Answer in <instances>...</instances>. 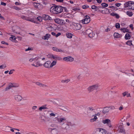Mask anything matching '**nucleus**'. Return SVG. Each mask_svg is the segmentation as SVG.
<instances>
[{
    "label": "nucleus",
    "instance_id": "61",
    "mask_svg": "<svg viewBox=\"0 0 134 134\" xmlns=\"http://www.w3.org/2000/svg\"><path fill=\"white\" fill-rule=\"evenodd\" d=\"M1 5H3L4 6H5L6 5V3L3 2H2L1 3Z\"/></svg>",
    "mask_w": 134,
    "mask_h": 134
},
{
    "label": "nucleus",
    "instance_id": "8",
    "mask_svg": "<svg viewBox=\"0 0 134 134\" xmlns=\"http://www.w3.org/2000/svg\"><path fill=\"white\" fill-rule=\"evenodd\" d=\"M63 60L66 62H71L74 60V59L72 57L70 56H68L66 57H64Z\"/></svg>",
    "mask_w": 134,
    "mask_h": 134
},
{
    "label": "nucleus",
    "instance_id": "43",
    "mask_svg": "<svg viewBox=\"0 0 134 134\" xmlns=\"http://www.w3.org/2000/svg\"><path fill=\"white\" fill-rule=\"evenodd\" d=\"M120 24L119 23H116L115 25V27L117 29H119L120 28Z\"/></svg>",
    "mask_w": 134,
    "mask_h": 134
},
{
    "label": "nucleus",
    "instance_id": "38",
    "mask_svg": "<svg viewBox=\"0 0 134 134\" xmlns=\"http://www.w3.org/2000/svg\"><path fill=\"white\" fill-rule=\"evenodd\" d=\"M47 108L46 107L44 106H42L39 108V110L41 111L43 109H46Z\"/></svg>",
    "mask_w": 134,
    "mask_h": 134
},
{
    "label": "nucleus",
    "instance_id": "42",
    "mask_svg": "<svg viewBox=\"0 0 134 134\" xmlns=\"http://www.w3.org/2000/svg\"><path fill=\"white\" fill-rule=\"evenodd\" d=\"M70 80L69 79H68L66 80H62L61 81V82L62 83L66 82V83H68V82L70 81Z\"/></svg>",
    "mask_w": 134,
    "mask_h": 134
},
{
    "label": "nucleus",
    "instance_id": "24",
    "mask_svg": "<svg viewBox=\"0 0 134 134\" xmlns=\"http://www.w3.org/2000/svg\"><path fill=\"white\" fill-rule=\"evenodd\" d=\"M66 35L67 38H71L72 37L73 35L71 33L68 32L66 33Z\"/></svg>",
    "mask_w": 134,
    "mask_h": 134
},
{
    "label": "nucleus",
    "instance_id": "31",
    "mask_svg": "<svg viewBox=\"0 0 134 134\" xmlns=\"http://www.w3.org/2000/svg\"><path fill=\"white\" fill-rule=\"evenodd\" d=\"M130 9L134 10V2L132 1L130 4Z\"/></svg>",
    "mask_w": 134,
    "mask_h": 134
},
{
    "label": "nucleus",
    "instance_id": "3",
    "mask_svg": "<svg viewBox=\"0 0 134 134\" xmlns=\"http://www.w3.org/2000/svg\"><path fill=\"white\" fill-rule=\"evenodd\" d=\"M98 84L97 83L90 86L87 89L89 92H91L95 90H97L99 86Z\"/></svg>",
    "mask_w": 134,
    "mask_h": 134
},
{
    "label": "nucleus",
    "instance_id": "63",
    "mask_svg": "<svg viewBox=\"0 0 134 134\" xmlns=\"http://www.w3.org/2000/svg\"><path fill=\"white\" fill-rule=\"evenodd\" d=\"M34 60H35L36 61H37L39 59V57H36L35 58H34Z\"/></svg>",
    "mask_w": 134,
    "mask_h": 134
},
{
    "label": "nucleus",
    "instance_id": "6",
    "mask_svg": "<svg viewBox=\"0 0 134 134\" xmlns=\"http://www.w3.org/2000/svg\"><path fill=\"white\" fill-rule=\"evenodd\" d=\"M90 21V18L89 16L86 15L85 17V19L82 21V23L83 24H87L89 23Z\"/></svg>",
    "mask_w": 134,
    "mask_h": 134
},
{
    "label": "nucleus",
    "instance_id": "37",
    "mask_svg": "<svg viewBox=\"0 0 134 134\" xmlns=\"http://www.w3.org/2000/svg\"><path fill=\"white\" fill-rule=\"evenodd\" d=\"M126 14L127 15L130 16L133 15L132 13V12L127 11L126 12Z\"/></svg>",
    "mask_w": 134,
    "mask_h": 134
},
{
    "label": "nucleus",
    "instance_id": "28",
    "mask_svg": "<svg viewBox=\"0 0 134 134\" xmlns=\"http://www.w3.org/2000/svg\"><path fill=\"white\" fill-rule=\"evenodd\" d=\"M56 63L57 62L55 60H54L52 63L51 62V68H52L56 64Z\"/></svg>",
    "mask_w": 134,
    "mask_h": 134
},
{
    "label": "nucleus",
    "instance_id": "45",
    "mask_svg": "<svg viewBox=\"0 0 134 134\" xmlns=\"http://www.w3.org/2000/svg\"><path fill=\"white\" fill-rule=\"evenodd\" d=\"M62 60V58L57 56H56V58L55 60Z\"/></svg>",
    "mask_w": 134,
    "mask_h": 134
},
{
    "label": "nucleus",
    "instance_id": "54",
    "mask_svg": "<svg viewBox=\"0 0 134 134\" xmlns=\"http://www.w3.org/2000/svg\"><path fill=\"white\" fill-rule=\"evenodd\" d=\"M38 20L40 21H42L41 18L40 16H38L37 18Z\"/></svg>",
    "mask_w": 134,
    "mask_h": 134
},
{
    "label": "nucleus",
    "instance_id": "64",
    "mask_svg": "<svg viewBox=\"0 0 134 134\" xmlns=\"http://www.w3.org/2000/svg\"><path fill=\"white\" fill-rule=\"evenodd\" d=\"M15 4L16 5H20L21 4V3H19L17 2H16Z\"/></svg>",
    "mask_w": 134,
    "mask_h": 134
},
{
    "label": "nucleus",
    "instance_id": "50",
    "mask_svg": "<svg viewBox=\"0 0 134 134\" xmlns=\"http://www.w3.org/2000/svg\"><path fill=\"white\" fill-rule=\"evenodd\" d=\"M15 70L14 69L11 70L9 72V75L13 73V71H14Z\"/></svg>",
    "mask_w": 134,
    "mask_h": 134
},
{
    "label": "nucleus",
    "instance_id": "36",
    "mask_svg": "<svg viewBox=\"0 0 134 134\" xmlns=\"http://www.w3.org/2000/svg\"><path fill=\"white\" fill-rule=\"evenodd\" d=\"M101 5L103 8L107 7L108 6V4H107L104 3H102Z\"/></svg>",
    "mask_w": 134,
    "mask_h": 134
},
{
    "label": "nucleus",
    "instance_id": "53",
    "mask_svg": "<svg viewBox=\"0 0 134 134\" xmlns=\"http://www.w3.org/2000/svg\"><path fill=\"white\" fill-rule=\"evenodd\" d=\"M10 38H12L13 40H15L16 39L15 37L12 35L11 36V37H10Z\"/></svg>",
    "mask_w": 134,
    "mask_h": 134
},
{
    "label": "nucleus",
    "instance_id": "46",
    "mask_svg": "<svg viewBox=\"0 0 134 134\" xmlns=\"http://www.w3.org/2000/svg\"><path fill=\"white\" fill-rule=\"evenodd\" d=\"M89 7V6H88L87 5H84L82 6V8L83 9H86Z\"/></svg>",
    "mask_w": 134,
    "mask_h": 134
},
{
    "label": "nucleus",
    "instance_id": "21",
    "mask_svg": "<svg viewBox=\"0 0 134 134\" xmlns=\"http://www.w3.org/2000/svg\"><path fill=\"white\" fill-rule=\"evenodd\" d=\"M124 33L131 32H129V30L126 28H121L120 29Z\"/></svg>",
    "mask_w": 134,
    "mask_h": 134
},
{
    "label": "nucleus",
    "instance_id": "52",
    "mask_svg": "<svg viewBox=\"0 0 134 134\" xmlns=\"http://www.w3.org/2000/svg\"><path fill=\"white\" fill-rule=\"evenodd\" d=\"M41 120H42L43 121H46L45 118H44V116H42L41 117Z\"/></svg>",
    "mask_w": 134,
    "mask_h": 134
},
{
    "label": "nucleus",
    "instance_id": "17",
    "mask_svg": "<svg viewBox=\"0 0 134 134\" xmlns=\"http://www.w3.org/2000/svg\"><path fill=\"white\" fill-rule=\"evenodd\" d=\"M114 36L115 38H119L121 37L122 35L118 33L115 32L114 34Z\"/></svg>",
    "mask_w": 134,
    "mask_h": 134
},
{
    "label": "nucleus",
    "instance_id": "25",
    "mask_svg": "<svg viewBox=\"0 0 134 134\" xmlns=\"http://www.w3.org/2000/svg\"><path fill=\"white\" fill-rule=\"evenodd\" d=\"M24 20L32 22H33L34 21V20L33 19H31L29 17L26 16H25V18Z\"/></svg>",
    "mask_w": 134,
    "mask_h": 134
},
{
    "label": "nucleus",
    "instance_id": "2",
    "mask_svg": "<svg viewBox=\"0 0 134 134\" xmlns=\"http://www.w3.org/2000/svg\"><path fill=\"white\" fill-rule=\"evenodd\" d=\"M65 8L61 6H57L51 7L52 12L54 14H57L62 12L63 10V9Z\"/></svg>",
    "mask_w": 134,
    "mask_h": 134
},
{
    "label": "nucleus",
    "instance_id": "32",
    "mask_svg": "<svg viewBox=\"0 0 134 134\" xmlns=\"http://www.w3.org/2000/svg\"><path fill=\"white\" fill-rule=\"evenodd\" d=\"M12 86L13 87H18L19 86V85L18 83H12Z\"/></svg>",
    "mask_w": 134,
    "mask_h": 134
},
{
    "label": "nucleus",
    "instance_id": "5",
    "mask_svg": "<svg viewBox=\"0 0 134 134\" xmlns=\"http://www.w3.org/2000/svg\"><path fill=\"white\" fill-rule=\"evenodd\" d=\"M72 26L74 30H80L81 28V25L79 23H73L72 24Z\"/></svg>",
    "mask_w": 134,
    "mask_h": 134
},
{
    "label": "nucleus",
    "instance_id": "11",
    "mask_svg": "<svg viewBox=\"0 0 134 134\" xmlns=\"http://www.w3.org/2000/svg\"><path fill=\"white\" fill-rule=\"evenodd\" d=\"M44 67L47 68H51V61H48L46 62L44 65Z\"/></svg>",
    "mask_w": 134,
    "mask_h": 134
},
{
    "label": "nucleus",
    "instance_id": "30",
    "mask_svg": "<svg viewBox=\"0 0 134 134\" xmlns=\"http://www.w3.org/2000/svg\"><path fill=\"white\" fill-rule=\"evenodd\" d=\"M51 35L49 34H47L44 37V38L43 39L44 40H47L48 38L50 37Z\"/></svg>",
    "mask_w": 134,
    "mask_h": 134
},
{
    "label": "nucleus",
    "instance_id": "40",
    "mask_svg": "<svg viewBox=\"0 0 134 134\" xmlns=\"http://www.w3.org/2000/svg\"><path fill=\"white\" fill-rule=\"evenodd\" d=\"M81 74H79L76 75V78L78 80H80L81 79Z\"/></svg>",
    "mask_w": 134,
    "mask_h": 134
},
{
    "label": "nucleus",
    "instance_id": "22",
    "mask_svg": "<svg viewBox=\"0 0 134 134\" xmlns=\"http://www.w3.org/2000/svg\"><path fill=\"white\" fill-rule=\"evenodd\" d=\"M66 123L67 127H68V128L70 126H72L75 125V124L74 123H72L70 122H68Z\"/></svg>",
    "mask_w": 134,
    "mask_h": 134
},
{
    "label": "nucleus",
    "instance_id": "56",
    "mask_svg": "<svg viewBox=\"0 0 134 134\" xmlns=\"http://www.w3.org/2000/svg\"><path fill=\"white\" fill-rule=\"evenodd\" d=\"M115 5L118 7H119L120 6L121 4L120 3H117L115 4Z\"/></svg>",
    "mask_w": 134,
    "mask_h": 134
},
{
    "label": "nucleus",
    "instance_id": "60",
    "mask_svg": "<svg viewBox=\"0 0 134 134\" xmlns=\"http://www.w3.org/2000/svg\"><path fill=\"white\" fill-rule=\"evenodd\" d=\"M97 6L95 5H93L92 6L91 8L93 9H94L95 8H96Z\"/></svg>",
    "mask_w": 134,
    "mask_h": 134
},
{
    "label": "nucleus",
    "instance_id": "34",
    "mask_svg": "<svg viewBox=\"0 0 134 134\" xmlns=\"http://www.w3.org/2000/svg\"><path fill=\"white\" fill-rule=\"evenodd\" d=\"M126 43L129 46L132 45V41L131 40L128 41L126 42Z\"/></svg>",
    "mask_w": 134,
    "mask_h": 134
},
{
    "label": "nucleus",
    "instance_id": "48",
    "mask_svg": "<svg viewBox=\"0 0 134 134\" xmlns=\"http://www.w3.org/2000/svg\"><path fill=\"white\" fill-rule=\"evenodd\" d=\"M128 93V92L125 91L122 93V94L124 97L125 96L127 95V94Z\"/></svg>",
    "mask_w": 134,
    "mask_h": 134
},
{
    "label": "nucleus",
    "instance_id": "59",
    "mask_svg": "<svg viewBox=\"0 0 134 134\" xmlns=\"http://www.w3.org/2000/svg\"><path fill=\"white\" fill-rule=\"evenodd\" d=\"M57 2L60 3H63L64 0H56Z\"/></svg>",
    "mask_w": 134,
    "mask_h": 134
},
{
    "label": "nucleus",
    "instance_id": "19",
    "mask_svg": "<svg viewBox=\"0 0 134 134\" xmlns=\"http://www.w3.org/2000/svg\"><path fill=\"white\" fill-rule=\"evenodd\" d=\"M111 122L110 120L108 119H106L105 120H103L102 121V122L104 124H108L109 122Z\"/></svg>",
    "mask_w": 134,
    "mask_h": 134
},
{
    "label": "nucleus",
    "instance_id": "7",
    "mask_svg": "<svg viewBox=\"0 0 134 134\" xmlns=\"http://www.w3.org/2000/svg\"><path fill=\"white\" fill-rule=\"evenodd\" d=\"M14 98L15 100L17 102H20L22 99L21 96L19 95H15L14 96Z\"/></svg>",
    "mask_w": 134,
    "mask_h": 134
},
{
    "label": "nucleus",
    "instance_id": "47",
    "mask_svg": "<svg viewBox=\"0 0 134 134\" xmlns=\"http://www.w3.org/2000/svg\"><path fill=\"white\" fill-rule=\"evenodd\" d=\"M50 117L53 116L55 117V114L53 113H51L50 114Z\"/></svg>",
    "mask_w": 134,
    "mask_h": 134
},
{
    "label": "nucleus",
    "instance_id": "12",
    "mask_svg": "<svg viewBox=\"0 0 134 134\" xmlns=\"http://www.w3.org/2000/svg\"><path fill=\"white\" fill-rule=\"evenodd\" d=\"M110 110V109L109 107H105L103 109V112L104 114H105L107 113H108Z\"/></svg>",
    "mask_w": 134,
    "mask_h": 134
},
{
    "label": "nucleus",
    "instance_id": "33",
    "mask_svg": "<svg viewBox=\"0 0 134 134\" xmlns=\"http://www.w3.org/2000/svg\"><path fill=\"white\" fill-rule=\"evenodd\" d=\"M95 35V34L92 31V32H91L90 34H89L88 35V36L89 37H90L91 38H92L93 37H94Z\"/></svg>",
    "mask_w": 134,
    "mask_h": 134
},
{
    "label": "nucleus",
    "instance_id": "62",
    "mask_svg": "<svg viewBox=\"0 0 134 134\" xmlns=\"http://www.w3.org/2000/svg\"><path fill=\"white\" fill-rule=\"evenodd\" d=\"M61 34V33H60V32H59L58 33V34L56 35H55V37H58V36H59Z\"/></svg>",
    "mask_w": 134,
    "mask_h": 134
},
{
    "label": "nucleus",
    "instance_id": "41",
    "mask_svg": "<svg viewBox=\"0 0 134 134\" xmlns=\"http://www.w3.org/2000/svg\"><path fill=\"white\" fill-rule=\"evenodd\" d=\"M6 67L5 64H3L0 66V69H3L5 68Z\"/></svg>",
    "mask_w": 134,
    "mask_h": 134
},
{
    "label": "nucleus",
    "instance_id": "20",
    "mask_svg": "<svg viewBox=\"0 0 134 134\" xmlns=\"http://www.w3.org/2000/svg\"><path fill=\"white\" fill-rule=\"evenodd\" d=\"M12 83H10L9 84L8 86H7L5 88V91H7L10 89L11 88L13 87L12 86Z\"/></svg>",
    "mask_w": 134,
    "mask_h": 134
},
{
    "label": "nucleus",
    "instance_id": "13",
    "mask_svg": "<svg viewBox=\"0 0 134 134\" xmlns=\"http://www.w3.org/2000/svg\"><path fill=\"white\" fill-rule=\"evenodd\" d=\"M36 84L37 85L41 87H48V86L47 85L38 82H36Z\"/></svg>",
    "mask_w": 134,
    "mask_h": 134
},
{
    "label": "nucleus",
    "instance_id": "15",
    "mask_svg": "<svg viewBox=\"0 0 134 134\" xmlns=\"http://www.w3.org/2000/svg\"><path fill=\"white\" fill-rule=\"evenodd\" d=\"M53 50L55 51L58 52H64L61 49H58L57 48L55 47H53L52 48Z\"/></svg>",
    "mask_w": 134,
    "mask_h": 134
},
{
    "label": "nucleus",
    "instance_id": "55",
    "mask_svg": "<svg viewBox=\"0 0 134 134\" xmlns=\"http://www.w3.org/2000/svg\"><path fill=\"white\" fill-rule=\"evenodd\" d=\"M88 109L90 111H92L94 110L93 108L92 107H89L88 108Z\"/></svg>",
    "mask_w": 134,
    "mask_h": 134
},
{
    "label": "nucleus",
    "instance_id": "1",
    "mask_svg": "<svg viewBox=\"0 0 134 134\" xmlns=\"http://www.w3.org/2000/svg\"><path fill=\"white\" fill-rule=\"evenodd\" d=\"M66 120V118H62L59 116L55 117L53 120L54 121L61 125V126L59 127V130L60 131H62L63 129H68L66 123L65 124L64 122V121Z\"/></svg>",
    "mask_w": 134,
    "mask_h": 134
},
{
    "label": "nucleus",
    "instance_id": "10",
    "mask_svg": "<svg viewBox=\"0 0 134 134\" xmlns=\"http://www.w3.org/2000/svg\"><path fill=\"white\" fill-rule=\"evenodd\" d=\"M100 113H98L94 115H93V116H94V118L90 119V121L91 122H93L94 121H96L97 119V118L96 116L100 115Z\"/></svg>",
    "mask_w": 134,
    "mask_h": 134
},
{
    "label": "nucleus",
    "instance_id": "9",
    "mask_svg": "<svg viewBox=\"0 0 134 134\" xmlns=\"http://www.w3.org/2000/svg\"><path fill=\"white\" fill-rule=\"evenodd\" d=\"M54 21L56 23L58 24H64V22L63 20L60 19H55Z\"/></svg>",
    "mask_w": 134,
    "mask_h": 134
},
{
    "label": "nucleus",
    "instance_id": "4",
    "mask_svg": "<svg viewBox=\"0 0 134 134\" xmlns=\"http://www.w3.org/2000/svg\"><path fill=\"white\" fill-rule=\"evenodd\" d=\"M48 130L51 132L52 134H57L58 132H60V131L59 130V128L58 129H57L55 128H49L48 129Z\"/></svg>",
    "mask_w": 134,
    "mask_h": 134
},
{
    "label": "nucleus",
    "instance_id": "58",
    "mask_svg": "<svg viewBox=\"0 0 134 134\" xmlns=\"http://www.w3.org/2000/svg\"><path fill=\"white\" fill-rule=\"evenodd\" d=\"M1 43L2 44H6L7 45H8V43L5 42L4 41H2L1 42Z\"/></svg>",
    "mask_w": 134,
    "mask_h": 134
},
{
    "label": "nucleus",
    "instance_id": "39",
    "mask_svg": "<svg viewBox=\"0 0 134 134\" xmlns=\"http://www.w3.org/2000/svg\"><path fill=\"white\" fill-rule=\"evenodd\" d=\"M13 9L18 10H21V9L20 8L16 6H14L13 7Z\"/></svg>",
    "mask_w": 134,
    "mask_h": 134
},
{
    "label": "nucleus",
    "instance_id": "35",
    "mask_svg": "<svg viewBox=\"0 0 134 134\" xmlns=\"http://www.w3.org/2000/svg\"><path fill=\"white\" fill-rule=\"evenodd\" d=\"M42 64H41L39 62H37L36 63V67H37L39 66H42Z\"/></svg>",
    "mask_w": 134,
    "mask_h": 134
},
{
    "label": "nucleus",
    "instance_id": "16",
    "mask_svg": "<svg viewBox=\"0 0 134 134\" xmlns=\"http://www.w3.org/2000/svg\"><path fill=\"white\" fill-rule=\"evenodd\" d=\"M132 2V1H129L126 2L124 4V6L125 7H129V8L130 7V4Z\"/></svg>",
    "mask_w": 134,
    "mask_h": 134
},
{
    "label": "nucleus",
    "instance_id": "18",
    "mask_svg": "<svg viewBox=\"0 0 134 134\" xmlns=\"http://www.w3.org/2000/svg\"><path fill=\"white\" fill-rule=\"evenodd\" d=\"M100 134H105L106 133V131L103 129L99 128Z\"/></svg>",
    "mask_w": 134,
    "mask_h": 134
},
{
    "label": "nucleus",
    "instance_id": "14",
    "mask_svg": "<svg viewBox=\"0 0 134 134\" xmlns=\"http://www.w3.org/2000/svg\"><path fill=\"white\" fill-rule=\"evenodd\" d=\"M43 18L45 20H50L51 19V18L49 15L45 14L43 15Z\"/></svg>",
    "mask_w": 134,
    "mask_h": 134
},
{
    "label": "nucleus",
    "instance_id": "29",
    "mask_svg": "<svg viewBox=\"0 0 134 134\" xmlns=\"http://www.w3.org/2000/svg\"><path fill=\"white\" fill-rule=\"evenodd\" d=\"M92 31L90 29L86 30L85 32V34L89 35V34H90L91 32H92Z\"/></svg>",
    "mask_w": 134,
    "mask_h": 134
},
{
    "label": "nucleus",
    "instance_id": "27",
    "mask_svg": "<svg viewBox=\"0 0 134 134\" xmlns=\"http://www.w3.org/2000/svg\"><path fill=\"white\" fill-rule=\"evenodd\" d=\"M110 14L111 15L115 16L116 18L117 19L119 18L120 17L119 15L118 14L116 13H111Z\"/></svg>",
    "mask_w": 134,
    "mask_h": 134
},
{
    "label": "nucleus",
    "instance_id": "26",
    "mask_svg": "<svg viewBox=\"0 0 134 134\" xmlns=\"http://www.w3.org/2000/svg\"><path fill=\"white\" fill-rule=\"evenodd\" d=\"M94 134H100L99 128L96 129L94 131Z\"/></svg>",
    "mask_w": 134,
    "mask_h": 134
},
{
    "label": "nucleus",
    "instance_id": "23",
    "mask_svg": "<svg viewBox=\"0 0 134 134\" xmlns=\"http://www.w3.org/2000/svg\"><path fill=\"white\" fill-rule=\"evenodd\" d=\"M125 38L126 40L130 39L131 38V35L127 33L125 35Z\"/></svg>",
    "mask_w": 134,
    "mask_h": 134
},
{
    "label": "nucleus",
    "instance_id": "44",
    "mask_svg": "<svg viewBox=\"0 0 134 134\" xmlns=\"http://www.w3.org/2000/svg\"><path fill=\"white\" fill-rule=\"evenodd\" d=\"M107 125L109 128H111L112 129L113 128V126L111 124V122L107 124Z\"/></svg>",
    "mask_w": 134,
    "mask_h": 134
},
{
    "label": "nucleus",
    "instance_id": "51",
    "mask_svg": "<svg viewBox=\"0 0 134 134\" xmlns=\"http://www.w3.org/2000/svg\"><path fill=\"white\" fill-rule=\"evenodd\" d=\"M35 7L36 8H38V6L39 5V4L38 3H35L34 4Z\"/></svg>",
    "mask_w": 134,
    "mask_h": 134
},
{
    "label": "nucleus",
    "instance_id": "49",
    "mask_svg": "<svg viewBox=\"0 0 134 134\" xmlns=\"http://www.w3.org/2000/svg\"><path fill=\"white\" fill-rule=\"evenodd\" d=\"M122 129H121H121L120 130V131L121 132H123L124 133H125V129H123L122 127Z\"/></svg>",
    "mask_w": 134,
    "mask_h": 134
},
{
    "label": "nucleus",
    "instance_id": "57",
    "mask_svg": "<svg viewBox=\"0 0 134 134\" xmlns=\"http://www.w3.org/2000/svg\"><path fill=\"white\" fill-rule=\"evenodd\" d=\"M37 108V106H34L32 108V110H35Z\"/></svg>",
    "mask_w": 134,
    "mask_h": 134
}]
</instances>
